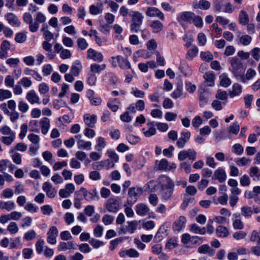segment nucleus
Returning <instances> with one entry per match:
<instances>
[{"label": "nucleus", "mask_w": 260, "mask_h": 260, "mask_svg": "<svg viewBox=\"0 0 260 260\" xmlns=\"http://www.w3.org/2000/svg\"><path fill=\"white\" fill-rule=\"evenodd\" d=\"M83 119L87 127L93 128L97 121V116L94 114H86L84 115Z\"/></svg>", "instance_id": "obj_15"}, {"label": "nucleus", "mask_w": 260, "mask_h": 260, "mask_svg": "<svg viewBox=\"0 0 260 260\" xmlns=\"http://www.w3.org/2000/svg\"><path fill=\"white\" fill-rule=\"evenodd\" d=\"M249 175L253 181L260 180V170L256 166L251 167L249 171Z\"/></svg>", "instance_id": "obj_26"}, {"label": "nucleus", "mask_w": 260, "mask_h": 260, "mask_svg": "<svg viewBox=\"0 0 260 260\" xmlns=\"http://www.w3.org/2000/svg\"><path fill=\"white\" fill-rule=\"evenodd\" d=\"M23 72L25 75L31 76L38 81H41L42 80V76L35 70L29 68H26L24 70Z\"/></svg>", "instance_id": "obj_27"}, {"label": "nucleus", "mask_w": 260, "mask_h": 260, "mask_svg": "<svg viewBox=\"0 0 260 260\" xmlns=\"http://www.w3.org/2000/svg\"><path fill=\"white\" fill-rule=\"evenodd\" d=\"M16 139V134L9 135L8 136H3L1 138V141L3 143L7 146H10Z\"/></svg>", "instance_id": "obj_46"}, {"label": "nucleus", "mask_w": 260, "mask_h": 260, "mask_svg": "<svg viewBox=\"0 0 260 260\" xmlns=\"http://www.w3.org/2000/svg\"><path fill=\"white\" fill-rule=\"evenodd\" d=\"M24 20L29 25V29L32 32H36L39 27V24L44 22L45 17H24Z\"/></svg>", "instance_id": "obj_3"}, {"label": "nucleus", "mask_w": 260, "mask_h": 260, "mask_svg": "<svg viewBox=\"0 0 260 260\" xmlns=\"http://www.w3.org/2000/svg\"><path fill=\"white\" fill-rule=\"evenodd\" d=\"M182 90V86L178 85L177 88L171 93V97L174 99L184 98L185 95L183 94Z\"/></svg>", "instance_id": "obj_36"}, {"label": "nucleus", "mask_w": 260, "mask_h": 260, "mask_svg": "<svg viewBox=\"0 0 260 260\" xmlns=\"http://www.w3.org/2000/svg\"><path fill=\"white\" fill-rule=\"evenodd\" d=\"M114 217L109 214L105 215L102 218V221L105 225H109L113 223Z\"/></svg>", "instance_id": "obj_62"}, {"label": "nucleus", "mask_w": 260, "mask_h": 260, "mask_svg": "<svg viewBox=\"0 0 260 260\" xmlns=\"http://www.w3.org/2000/svg\"><path fill=\"white\" fill-rule=\"evenodd\" d=\"M104 206L109 212L116 213L120 209V203L117 198H110L106 201Z\"/></svg>", "instance_id": "obj_2"}, {"label": "nucleus", "mask_w": 260, "mask_h": 260, "mask_svg": "<svg viewBox=\"0 0 260 260\" xmlns=\"http://www.w3.org/2000/svg\"><path fill=\"white\" fill-rule=\"evenodd\" d=\"M198 53V48L197 47H194L188 51L186 54V58L188 59L191 60L197 55Z\"/></svg>", "instance_id": "obj_54"}, {"label": "nucleus", "mask_w": 260, "mask_h": 260, "mask_svg": "<svg viewBox=\"0 0 260 260\" xmlns=\"http://www.w3.org/2000/svg\"><path fill=\"white\" fill-rule=\"evenodd\" d=\"M256 71L252 68H249L246 73L245 75L243 73L240 76L238 81L244 83H247L248 81L252 80L256 75Z\"/></svg>", "instance_id": "obj_16"}, {"label": "nucleus", "mask_w": 260, "mask_h": 260, "mask_svg": "<svg viewBox=\"0 0 260 260\" xmlns=\"http://www.w3.org/2000/svg\"><path fill=\"white\" fill-rule=\"evenodd\" d=\"M232 151L238 155H241L243 153L244 148L241 144L237 143L233 146Z\"/></svg>", "instance_id": "obj_56"}, {"label": "nucleus", "mask_w": 260, "mask_h": 260, "mask_svg": "<svg viewBox=\"0 0 260 260\" xmlns=\"http://www.w3.org/2000/svg\"><path fill=\"white\" fill-rule=\"evenodd\" d=\"M24 208L26 211L31 213L37 212L38 209L37 206L31 203H26L24 206Z\"/></svg>", "instance_id": "obj_61"}, {"label": "nucleus", "mask_w": 260, "mask_h": 260, "mask_svg": "<svg viewBox=\"0 0 260 260\" xmlns=\"http://www.w3.org/2000/svg\"><path fill=\"white\" fill-rule=\"evenodd\" d=\"M115 60H117L118 65L120 68L124 70L131 69V63L127 58H124L120 55H118L116 57H112L111 63L113 66L116 67L117 66V63Z\"/></svg>", "instance_id": "obj_6"}, {"label": "nucleus", "mask_w": 260, "mask_h": 260, "mask_svg": "<svg viewBox=\"0 0 260 260\" xmlns=\"http://www.w3.org/2000/svg\"><path fill=\"white\" fill-rule=\"evenodd\" d=\"M12 96V93L10 90L0 89V101H3L6 99H10Z\"/></svg>", "instance_id": "obj_48"}, {"label": "nucleus", "mask_w": 260, "mask_h": 260, "mask_svg": "<svg viewBox=\"0 0 260 260\" xmlns=\"http://www.w3.org/2000/svg\"><path fill=\"white\" fill-rule=\"evenodd\" d=\"M29 131L38 133L39 131L38 121L36 120H30L29 122Z\"/></svg>", "instance_id": "obj_59"}, {"label": "nucleus", "mask_w": 260, "mask_h": 260, "mask_svg": "<svg viewBox=\"0 0 260 260\" xmlns=\"http://www.w3.org/2000/svg\"><path fill=\"white\" fill-rule=\"evenodd\" d=\"M47 241L48 243L54 245L56 243V238L58 235V231L55 226H51L47 233Z\"/></svg>", "instance_id": "obj_10"}, {"label": "nucleus", "mask_w": 260, "mask_h": 260, "mask_svg": "<svg viewBox=\"0 0 260 260\" xmlns=\"http://www.w3.org/2000/svg\"><path fill=\"white\" fill-rule=\"evenodd\" d=\"M193 6L195 9L207 10L210 8V4L206 0H201L199 3L197 2L193 3Z\"/></svg>", "instance_id": "obj_30"}, {"label": "nucleus", "mask_w": 260, "mask_h": 260, "mask_svg": "<svg viewBox=\"0 0 260 260\" xmlns=\"http://www.w3.org/2000/svg\"><path fill=\"white\" fill-rule=\"evenodd\" d=\"M150 26L152 28L153 32L157 33L162 30L163 25L160 21L156 20L150 23Z\"/></svg>", "instance_id": "obj_38"}, {"label": "nucleus", "mask_w": 260, "mask_h": 260, "mask_svg": "<svg viewBox=\"0 0 260 260\" xmlns=\"http://www.w3.org/2000/svg\"><path fill=\"white\" fill-rule=\"evenodd\" d=\"M209 98L210 95L208 92H206L205 91L201 92L199 95V102L200 106L203 107L205 104H206L208 102Z\"/></svg>", "instance_id": "obj_33"}, {"label": "nucleus", "mask_w": 260, "mask_h": 260, "mask_svg": "<svg viewBox=\"0 0 260 260\" xmlns=\"http://www.w3.org/2000/svg\"><path fill=\"white\" fill-rule=\"evenodd\" d=\"M126 139L130 144L133 145L137 144L140 141V138L138 136L133 134L127 135L126 136Z\"/></svg>", "instance_id": "obj_58"}, {"label": "nucleus", "mask_w": 260, "mask_h": 260, "mask_svg": "<svg viewBox=\"0 0 260 260\" xmlns=\"http://www.w3.org/2000/svg\"><path fill=\"white\" fill-rule=\"evenodd\" d=\"M192 162L197 158V152L193 149L190 148L187 150L180 151L178 154V158L180 161H183L186 158Z\"/></svg>", "instance_id": "obj_4"}, {"label": "nucleus", "mask_w": 260, "mask_h": 260, "mask_svg": "<svg viewBox=\"0 0 260 260\" xmlns=\"http://www.w3.org/2000/svg\"><path fill=\"white\" fill-rule=\"evenodd\" d=\"M174 188L160 189V197L164 201H169L172 199Z\"/></svg>", "instance_id": "obj_19"}, {"label": "nucleus", "mask_w": 260, "mask_h": 260, "mask_svg": "<svg viewBox=\"0 0 260 260\" xmlns=\"http://www.w3.org/2000/svg\"><path fill=\"white\" fill-rule=\"evenodd\" d=\"M142 23V17H133L131 25V30L133 32H137L140 30Z\"/></svg>", "instance_id": "obj_18"}, {"label": "nucleus", "mask_w": 260, "mask_h": 260, "mask_svg": "<svg viewBox=\"0 0 260 260\" xmlns=\"http://www.w3.org/2000/svg\"><path fill=\"white\" fill-rule=\"evenodd\" d=\"M190 231L196 234L204 235L206 233L205 228H201L196 223L190 225Z\"/></svg>", "instance_id": "obj_34"}, {"label": "nucleus", "mask_w": 260, "mask_h": 260, "mask_svg": "<svg viewBox=\"0 0 260 260\" xmlns=\"http://www.w3.org/2000/svg\"><path fill=\"white\" fill-rule=\"evenodd\" d=\"M106 68V64H96L93 63L90 65V70L92 74H99L101 71L105 70Z\"/></svg>", "instance_id": "obj_29"}, {"label": "nucleus", "mask_w": 260, "mask_h": 260, "mask_svg": "<svg viewBox=\"0 0 260 260\" xmlns=\"http://www.w3.org/2000/svg\"><path fill=\"white\" fill-rule=\"evenodd\" d=\"M186 219L184 216H180L173 224V230L176 234L182 231L185 226Z\"/></svg>", "instance_id": "obj_9"}, {"label": "nucleus", "mask_w": 260, "mask_h": 260, "mask_svg": "<svg viewBox=\"0 0 260 260\" xmlns=\"http://www.w3.org/2000/svg\"><path fill=\"white\" fill-rule=\"evenodd\" d=\"M158 181L160 186V189L174 187V184L172 180L167 176H160L158 178Z\"/></svg>", "instance_id": "obj_8"}, {"label": "nucleus", "mask_w": 260, "mask_h": 260, "mask_svg": "<svg viewBox=\"0 0 260 260\" xmlns=\"http://www.w3.org/2000/svg\"><path fill=\"white\" fill-rule=\"evenodd\" d=\"M41 132L43 135H46L49 131L50 127L49 119L47 117L42 118L40 121Z\"/></svg>", "instance_id": "obj_21"}, {"label": "nucleus", "mask_w": 260, "mask_h": 260, "mask_svg": "<svg viewBox=\"0 0 260 260\" xmlns=\"http://www.w3.org/2000/svg\"><path fill=\"white\" fill-rule=\"evenodd\" d=\"M242 87L238 83H234L232 87V91L229 93L230 98H233L236 96H239L242 92Z\"/></svg>", "instance_id": "obj_28"}, {"label": "nucleus", "mask_w": 260, "mask_h": 260, "mask_svg": "<svg viewBox=\"0 0 260 260\" xmlns=\"http://www.w3.org/2000/svg\"><path fill=\"white\" fill-rule=\"evenodd\" d=\"M148 16H163V14L156 8H149L146 11Z\"/></svg>", "instance_id": "obj_42"}, {"label": "nucleus", "mask_w": 260, "mask_h": 260, "mask_svg": "<svg viewBox=\"0 0 260 260\" xmlns=\"http://www.w3.org/2000/svg\"><path fill=\"white\" fill-rule=\"evenodd\" d=\"M87 58L92 59L94 61L101 62L104 59V56L101 52H98L95 50L89 48L87 51Z\"/></svg>", "instance_id": "obj_13"}, {"label": "nucleus", "mask_w": 260, "mask_h": 260, "mask_svg": "<svg viewBox=\"0 0 260 260\" xmlns=\"http://www.w3.org/2000/svg\"><path fill=\"white\" fill-rule=\"evenodd\" d=\"M240 129V126L238 122H235L229 128V132L234 135H237Z\"/></svg>", "instance_id": "obj_60"}, {"label": "nucleus", "mask_w": 260, "mask_h": 260, "mask_svg": "<svg viewBox=\"0 0 260 260\" xmlns=\"http://www.w3.org/2000/svg\"><path fill=\"white\" fill-rule=\"evenodd\" d=\"M178 21L183 25V21L193 23L196 26L202 27L203 22L201 17H179Z\"/></svg>", "instance_id": "obj_11"}, {"label": "nucleus", "mask_w": 260, "mask_h": 260, "mask_svg": "<svg viewBox=\"0 0 260 260\" xmlns=\"http://www.w3.org/2000/svg\"><path fill=\"white\" fill-rule=\"evenodd\" d=\"M38 90L41 94H45L49 91V87L46 83H42L39 85Z\"/></svg>", "instance_id": "obj_64"}, {"label": "nucleus", "mask_w": 260, "mask_h": 260, "mask_svg": "<svg viewBox=\"0 0 260 260\" xmlns=\"http://www.w3.org/2000/svg\"><path fill=\"white\" fill-rule=\"evenodd\" d=\"M252 41V37L248 35L239 37V42L244 46L249 45Z\"/></svg>", "instance_id": "obj_47"}, {"label": "nucleus", "mask_w": 260, "mask_h": 260, "mask_svg": "<svg viewBox=\"0 0 260 260\" xmlns=\"http://www.w3.org/2000/svg\"><path fill=\"white\" fill-rule=\"evenodd\" d=\"M72 249H76V244L73 241L69 242H61L58 246V251L67 250Z\"/></svg>", "instance_id": "obj_22"}, {"label": "nucleus", "mask_w": 260, "mask_h": 260, "mask_svg": "<svg viewBox=\"0 0 260 260\" xmlns=\"http://www.w3.org/2000/svg\"><path fill=\"white\" fill-rule=\"evenodd\" d=\"M26 99L31 105L41 104L40 98L34 90H31L26 93Z\"/></svg>", "instance_id": "obj_14"}, {"label": "nucleus", "mask_w": 260, "mask_h": 260, "mask_svg": "<svg viewBox=\"0 0 260 260\" xmlns=\"http://www.w3.org/2000/svg\"><path fill=\"white\" fill-rule=\"evenodd\" d=\"M80 191L83 193L84 199L88 202L98 201L100 199L98 192L95 188L91 190H87L85 188L81 187Z\"/></svg>", "instance_id": "obj_7"}, {"label": "nucleus", "mask_w": 260, "mask_h": 260, "mask_svg": "<svg viewBox=\"0 0 260 260\" xmlns=\"http://www.w3.org/2000/svg\"><path fill=\"white\" fill-rule=\"evenodd\" d=\"M149 211V209L146 204L140 203L137 204L136 206V212L139 215L145 216L148 213Z\"/></svg>", "instance_id": "obj_23"}, {"label": "nucleus", "mask_w": 260, "mask_h": 260, "mask_svg": "<svg viewBox=\"0 0 260 260\" xmlns=\"http://www.w3.org/2000/svg\"><path fill=\"white\" fill-rule=\"evenodd\" d=\"M241 215L245 218L250 217L252 214L253 211L250 207L249 206H243L241 208Z\"/></svg>", "instance_id": "obj_44"}, {"label": "nucleus", "mask_w": 260, "mask_h": 260, "mask_svg": "<svg viewBox=\"0 0 260 260\" xmlns=\"http://www.w3.org/2000/svg\"><path fill=\"white\" fill-rule=\"evenodd\" d=\"M102 5L100 4L99 6L91 5L89 8L90 13L93 15H96L101 14L102 12Z\"/></svg>", "instance_id": "obj_49"}, {"label": "nucleus", "mask_w": 260, "mask_h": 260, "mask_svg": "<svg viewBox=\"0 0 260 260\" xmlns=\"http://www.w3.org/2000/svg\"><path fill=\"white\" fill-rule=\"evenodd\" d=\"M15 208V203L12 201H0V209L8 212L13 210Z\"/></svg>", "instance_id": "obj_20"}, {"label": "nucleus", "mask_w": 260, "mask_h": 260, "mask_svg": "<svg viewBox=\"0 0 260 260\" xmlns=\"http://www.w3.org/2000/svg\"><path fill=\"white\" fill-rule=\"evenodd\" d=\"M104 81L109 84L113 85L117 81V78L111 73H108L104 76Z\"/></svg>", "instance_id": "obj_37"}, {"label": "nucleus", "mask_w": 260, "mask_h": 260, "mask_svg": "<svg viewBox=\"0 0 260 260\" xmlns=\"http://www.w3.org/2000/svg\"><path fill=\"white\" fill-rule=\"evenodd\" d=\"M142 192L143 190L141 188L131 187L128 191L127 203L130 205H133L137 201Z\"/></svg>", "instance_id": "obj_5"}, {"label": "nucleus", "mask_w": 260, "mask_h": 260, "mask_svg": "<svg viewBox=\"0 0 260 260\" xmlns=\"http://www.w3.org/2000/svg\"><path fill=\"white\" fill-rule=\"evenodd\" d=\"M205 84L208 86H214L215 85V76L213 72H207L204 75Z\"/></svg>", "instance_id": "obj_25"}, {"label": "nucleus", "mask_w": 260, "mask_h": 260, "mask_svg": "<svg viewBox=\"0 0 260 260\" xmlns=\"http://www.w3.org/2000/svg\"><path fill=\"white\" fill-rule=\"evenodd\" d=\"M251 159L249 158L243 157L238 158L236 159V164L239 167H246L250 165Z\"/></svg>", "instance_id": "obj_39"}, {"label": "nucleus", "mask_w": 260, "mask_h": 260, "mask_svg": "<svg viewBox=\"0 0 260 260\" xmlns=\"http://www.w3.org/2000/svg\"><path fill=\"white\" fill-rule=\"evenodd\" d=\"M81 69V65L79 61H76L73 64L71 69L72 74L75 76H77L79 74Z\"/></svg>", "instance_id": "obj_45"}, {"label": "nucleus", "mask_w": 260, "mask_h": 260, "mask_svg": "<svg viewBox=\"0 0 260 260\" xmlns=\"http://www.w3.org/2000/svg\"><path fill=\"white\" fill-rule=\"evenodd\" d=\"M198 252L201 254H209L210 255H213L214 251L207 244L202 245L198 248Z\"/></svg>", "instance_id": "obj_32"}, {"label": "nucleus", "mask_w": 260, "mask_h": 260, "mask_svg": "<svg viewBox=\"0 0 260 260\" xmlns=\"http://www.w3.org/2000/svg\"><path fill=\"white\" fill-rule=\"evenodd\" d=\"M233 227L235 229L242 230L244 228V225L241 220V214L235 213L233 214Z\"/></svg>", "instance_id": "obj_24"}, {"label": "nucleus", "mask_w": 260, "mask_h": 260, "mask_svg": "<svg viewBox=\"0 0 260 260\" xmlns=\"http://www.w3.org/2000/svg\"><path fill=\"white\" fill-rule=\"evenodd\" d=\"M0 133L3 135L9 136V135H14L15 133L12 131L10 127L7 125H5L2 126L0 128Z\"/></svg>", "instance_id": "obj_57"}, {"label": "nucleus", "mask_w": 260, "mask_h": 260, "mask_svg": "<svg viewBox=\"0 0 260 260\" xmlns=\"http://www.w3.org/2000/svg\"><path fill=\"white\" fill-rule=\"evenodd\" d=\"M178 245L176 238H172L168 240L166 244V247L169 249H173Z\"/></svg>", "instance_id": "obj_50"}, {"label": "nucleus", "mask_w": 260, "mask_h": 260, "mask_svg": "<svg viewBox=\"0 0 260 260\" xmlns=\"http://www.w3.org/2000/svg\"><path fill=\"white\" fill-rule=\"evenodd\" d=\"M14 195V191L12 188H8L3 190L1 197L5 199H10Z\"/></svg>", "instance_id": "obj_53"}, {"label": "nucleus", "mask_w": 260, "mask_h": 260, "mask_svg": "<svg viewBox=\"0 0 260 260\" xmlns=\"http://www.w3.org/2000/svg\"><path fill=\"white\" fill-rule=\"evenodd\" d=\"M217 235L219 237H225L229 235L228 229L222 225H219L216 228Z\"/></svg>", "instance_id": "obj_40"}, {"label": "nucleus", "mask_w": 260, "mask_h": 260, "mask_svg": "<svg viewBox=\"0 0 260 260\" xmlns=\"http://www.w3.org/2000/svg\"><path fill=\"white\" fill-rule=\"evenodd\" d=\"M78 148L80 149L89 150L91 149V143L90 141H86L84 140L77 142Z\"/></svg>", "instance_id": "obj_43"}, {"label": "nucleus", "mask_w": 260, "mask_h": 260, "mask_svg": "<svg viewBox=\"0 0 260 260\" xmlns=\"http://www.w3.org/2000/svg\"><path fill=\"white\" fill-rule=\"evenodd\" d=\"M42 189L50 198H54L57 194V191L49 182H45L43 184Z\"/></svg>", "instance_id": "obj_12"}, {"label": "nucleus", "mask_w": 260, "mask_h": 260, "mask_svg": "<svg viewBox=\"0 0 260 260\" xmlns=\"http://www.w3.org/2000/svg\"><path fill=\"white\" fill-rule=\"evenodd\" d=\"M7 230L11 234H15L18 232L19 228L15 222H11L7 226Z\"/></svg>", "instance_id": "obj_52"}, {"label": "nucleus", "mask_w": 260, "mask_h": 260, "mask_svg": "<svg viewBox=\"0 0 260 260\" xmlns=\"http://www.w3.org/2000/svg\"><path fill=\"white\" fill-rule=\"evenodd\" d=\"M156 166L157 170L167 171L169 167V162L167 159L164 158L160 161H156Z\"/></svg>", "instance_id": "obj_41"}, {"label": "nucleus", "mask_w": 260, "mask_h": 260, "mask_svg": "<svg viewBox=\"0 0 260 260\" xmlns=\"http://www.w3.org/2000/svg\"><path fill=\"white\" fill-rule=\"evenodd\" d=\"M19 62L20 60L18 58H9L6 60V63L10 67H16Z\"/></svg>", "instance_id": "obj_63"}, {"label": "nucleus", "mask_w": 260, "mask_h": 260, "mask_svg": "<svg viewBox=\"0 0 260 260\" xmlns=\"http://www.w3.org/2000/svg\"><path fill=\"white\" fill-rule=\"evenodd\" d=\"M251 252L257 256H260V239L257 241L256 245L250 248Z\"/></svg>", "instance_id": "obj_55"}, {"label": "nucleus", "mask_w": 260, "mask_h": 260, "mask_svg": "<svg viewBox=\"0 0 260 260\" xmlns=\"http://www.w3.org/2000/svg\"><path fill=\"white\" fill-rule=\"evenodd\" d=\"M229 60L230 64L229 70L238 80L242 74L245 73V69L242 61L237 57H231Z\"/></svg>", "instance_id": "obj_1"}, {"label": "nucleus", "mask_w": 260, "mask_h": 260, "mask_svg": "<svg viewBox=\"0 0 260 260\" xmlns=\"http://www.w3.org/2000/svg\"><path fill=\"white\" fill-rule=\"evenodd\" d=\"M106 146V142L104 138L100 137L98 138V144L95 147V149L98 151H101L102 149Z\"/></svg>", "instance_id": "obj_51"}, {"label": "nucleus", "mask_w": 260, "mask_h": 260, "mask_svg": "<svg viewBox=\"0 0 260 260\" xmlns=\"http://www.w3.org/2000/svg\"><path fill=\"white\" fill-rule=\"evenodd\" d=\"M212 179H217L220 183L224 182L226 179V174L225 171L221 168L216 170L214 172Z\"/></svg>", "instance_id": "obj_17"}, {"label": "nucleus", "mask_w": 260, "mask_h": 260, "mask_svg": "<svg viewBox=\"0 0 260 260\" xmlns=\"http://www.w3.org/2000/svg\"><path fill=\"white\" fill-rule=\"evenodd\" d=\"M120 104V102L117 99H114L112 100H110L107 103L108 107L113 112H116L119 109L118 105Z\"/></svg>", "instance_id": "obj_35"}, {"label": "nucleus", "mask_w": 260, "mask_h": 260, "mask_svg": "<svg viewBox=\"0 0 260 260\" xmlns=\"http://www.w3.org/2000/svg\"><path fill=\"white\" fill-rule=\"evenodd\" d=\"M220 85L224 87L230 86L232 83L231 79L228 77V75L225 73L221 74L219 76Z\"/></svg>", "instance_id": "obj_31"}]
</instances>
